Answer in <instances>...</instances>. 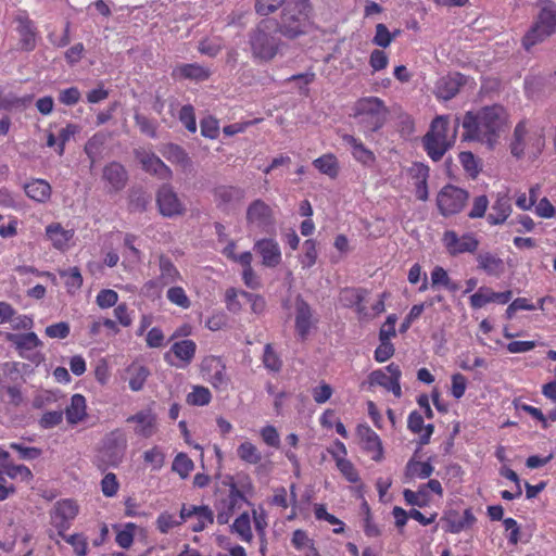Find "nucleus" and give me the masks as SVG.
I'll return each instance as SVG.
<instances>
[{"instance_id": "1", "label": "nucleus", "mask_w": 556, "mask_h": 556, "mask_svg": "<svg viewBox=\"0 0 556 556\" xmlns=\"http://www.w3.org/2000/svg\"><path fill=\"white\" fill-rule=\"evenodd\" d=\"M505 125V112L500 105L485 106L477 112L468 111L462 121L463 140L477 141L493 149Z\"/></svg>"}, {"instance_id": "2", "label": "nucleus", "mask_w": 556, "mask_h": 556, "mask_svg": "<svg viewBox=\"0 0 556 556\" xmlns=\"http://www.w3.org/2000/svg\"><path fill=\"white\" fill-rule=\"evenodd\" d=\"M352 110L353 117L367 138L383 127L389 114L384 101L374 96L358 99Z\"/></svg>"}, {"instance_id": "3", "label": "nucleus", "mask_w": 556, "mask_h": 556, "mask_svg": "<svg viewBox=\"0 0 556 556\" xmlns=\"http://www.w3.org/2000/svg\"><path fill=\"white\" fill-rule=\"evenodd\" d=\"M536 8L539 11L533 23L522 38V47L527 51L556 34V3L553 0H538Z\"/></svg>"}, {"instance_id": "4", "label": "nucleus", "mask_w": 556, "mask_h": 556, "mask_svg": "<svg viewBox=\"0 0 556 556\" xmlns=\"http://www.w3.org/2000/svg\"><path fill=\"white\" fill-rule=\"evenodd\" d=\"M459 125V118L456 117L453 132L448 136V116L440 115L431 122L429 131L422 138V144L432 161H440L446 151L452 148L455 142Z\"/></svg>"}, {"instance_id": "5", "label": "nucleus", "mask_w": 556, "mask_h": 556, "mask_svg": "<svg viewBox=\"0 0 556 556\" xmlns=\"http://www.w3.org/2000/svg\"><path fill=\"white\" fill-rule=\"evenodd\" d=\"M270 21L264 20L249 33V47L252 58L257 62H269L280 51L283 42L271 31Z\"/></svg>"}, {"instance_id": "6", "label": "nucleus", "mask_w": 556, "mask_h": 556, "mask_svg": "<svg viewBox=\"0 0 556 556\" xmlns=\"http://www.w3.org/2000/svg\"><path fill=\"white\" fill-rule=\"evenodd\" d=\"M309 14L308 0H291L283 8L278 30L287 38L293 39L305 33Z\"/></svg>"}, {"instance_id": "7", "label": "nucleus", "mask_w": 556, "mask_h": 556, "mask_svg": "<svg viewBox=\"0 0 556 556\" xmlns=\"http://www.w3.org/2000/svg\"><path fill=\"white\" fill-rule=\"evenodd\" d=\"M127 446V437L122 429L109 432L102 440L100 451L102 462L108 466L117 467L125 457Z\"/></svg>"}, {"instance_id": "8", "label": "nucleus", "mask_w": 556, "mask_h": 556, "mask_svg": "<svg viewBox=\"0 0 556 556\" xmlns=\"http://www.w3.org/2000/svg\"><path fill=\"white\" fill-rule=\"evenodd\" d=\"M469 193L456 186H444L437 195V205L443 216L458 214L465 207Z\"/></svg>"}, {"instance_id": "9", "label": "nucleus", "mask_w": 556, "mask_h": 556, "mask_svg": "<svg viewBox=\"0 0 556 556\" xmlns=\"http://www.w3.org/2000/svg\"><path fill=\"white\" fill-rule=\"evenodd\" d=\"M156 205L162 216L173 218L182 216L187 207L170 185H162L156 192Z\"/></svg>"}, {"instance_id": "10", "label": "nucleus", "mask_w": 556, "mask_h": 556, "mask_svg": "<svg viewBox=\"0 0 556 556\" xmlns=\"http://www.w3.org/2000/svg\"><path fill=\"white\" fill-rule=\"evenodd\" d=\"M247 222L249 226L255 227L262 232H270L275 225L273 210L263 200H254L248 206Z\"/></svg>"}, {"instance_id": "11", "label": "nucleus", "mask_w": 556, "mask_h": 556, "mask_svg": "<svg viewBox=\"0 0 556 556\" xmlns=\"http://www.w3.org/2000/svg\"><path fill=\"white\" fill-rule=\"evenodd\" d=\"M201 371L215 389H225L228 386L226 366L219 357L213 355L204 357L201 363Z\"/></svg>"}, {"instance_id": "12", "label": "nucleus", "mask_w": 556, "mask_h": 556, "mask_svg": "<svg viewBox=\"0 0 556 556\" xmlns=\"http://www.w3.org/2000/svg\"><path fill=\"white\" fill-rule=\"evenodd\" d=\"M295 331L298 337L304 341L307 339L311 329L315 327L317 319L311 305L301 296L295 299Z\"/></svg>"}, {"instance_id": "13", "label": "nucleus", "mask_w": 556, "mask_h": 556, "mask_svg": "<svg viewBox=\"0 0 556 556\" xmlns=\"http://www.w3.org/2000/svg\"><path fill=\"white\" fill-rule=\"evenodd\" d=\"M442 241L451 255L473 253L479 247V241L472 233L459 237L454 230L445 231Z\"/></svg>"}, {"instance_id": "14", "label": "nucleus", "mask_w": 556, "mask_h": 556, "mask_svg": "<svg viewBox=\"0 0 556 556\" xmlns=\"http://www.w3.org/2000/svg\"><path fill=\"white\" fill-rule=\"evenodd\" d=\"M126 422L134 424V433L142 439L153 437L159 430L157 417L150 408L127 417Z\"/></svg>"}, {"instance_id": "15", "label": "nucleus", "mask_w": 556, "mask_h": 556, "mask_svg": "<svg viewBox=\"0 0 556 556\" xmlns=\"http://www.w3.org/2000/svg\"><path fill=\"white\" fill-rule=\"evenodd\" d=\"M181 520H193L191 530L193 532H201L214 522V513L206 505H186L181 507Z\"/></svg>"}, {"instance_id": "16", "label": "nucleus", "mask_w": 556, "mask_h": 556, "mask_svg": "<svg viewBox=\"0 0 556 556\" xmlns=\"http://www.w3.org/2000/svg\"><path fill=\"white\" fill-rule=\"evenodd\" d=\"M77 514L78 506L72 500H64L54 505L51 511V522L58 529V535H63Z\"/></svg>"}, {"instance_id": "17", "label": "nucleus", "mask_w": 556, "mask_h": 556, "mask_svg": "<svg viewBox=\"0 0 556 556\" xmlns=\"http://www.w3.org/2000/svg\"><path fill=\"white\" fill-rule=\"evenodd\" d=\"M135 155L144 172L163 180L172 178L173 173L170 168L156 154L144 150H136Z\"/></svg>"}, {"instance_id": "18", "label": "nucleus", "mask_w": 556, "mask_h": 556, "mask_svg": "<svg viewBox=\"0 0 556 556\" xmlns=\"http://www.w3.org/2000/svg\"><path fill=\"white\" fill-rule=\"evenodd\" d=\"M244 500L245 498L242 490L238 489V486L231 485V490L229 491L228 495L215 506L217 511V523L227 525L236 508Z\"/></svg>"}, {"instance_id": "19", "label": "nucleus", "mask_w": 556, "mask_h": 556, "mask_svg": "<svg viewBox=\"0 0 556 556\" xmlns=\"http://www.w3.org/2000/svg\"><path fill=\"white\" fill-rule=\"evenodd\" d=\"M356 432L362 448L370 455L371 459L380 460L383 456V448L379 435L368 425H358Z\"/></svg>"}, {"instance_id": "20", "label": "nucleus", "mask_w": 556, "mask_h": 556, "mask_svg": "<svg viewBox=\"0 0 556 556\" xmlns=\"http://www.w3.org/2000/svg\"><path fill=\"white\" fill-rule=\"evenodd\" d=\"M465 81V76L459 73L443 76L435 84L434 94L438 99L451 100L459 92Z\"/></svg>"}, {"instance_id": "21", "label": "nucleus", "mask_w": 556, "mask_h": 556, "mask_svg": "<svg viewBox=\"0 0 556 556\" xmlns=\"http://www.w3.org/2000/svg\"><path fill=\"white\" fill-rule=\"evenodd\" d=\"M511 298L513 292L510 290L505 292H494L490 288L481 287L470 296V305L472 308L477 309L492 302L506 304L511 300Z\"/></svg>"}, {"instance_id": "22", "label": "nucleus", "mask_w": 556, "mask_h": 556, "mask_svg": "<svg viewBox=\"0 0 556 556\" xmlns=\"http://www.w3.org/2000/svg\"><path fill=\"white\" fill-rule=\"evenodd\" d=\"M254 250L262 256V264L266 267H276L281 262V251L274 239L257 240Z\"/></svg>"}, {"instance_id": "23", "label": "nucleus", "mask_w": 556, "mask_h": 556, "mask_svg": "<svg viewBox=\"0 0 556 556\" xmlns=\"http://www.w3.org/2000/svg\"><path fill=\"white\" fill-rule=\"evenodd\" d=\"M103 180L108 184L110 191L122 190L128 180L125 167L118 162H111L103 168Z\"/></svg>"}, {"instance_id": "24", "label": "nucleus", "mask_w": 556, "mask_h": 556, "mask_svg": "<svg viewBox=\"0 0 556 556\" xmlns=\"http://www.w3.org/2000/svg\"><path fill=\"white\" fill-rule=\"evenodd\" d=\"M16 31L20 35V47L23 50L30 51L34 48L35 33L33 30V22L26 12L21 11L14 18Z\"/></svg>"}, {"instance_id": "25", "label": "nucleus", "mask_w": 556, "mask_h": 556, "mask_svg": "<svg viewBox=\"0 0 556 556\" xmlns=\"http://www.w3.org/2000/svg\"><path fill=\"white\" fill-rule=\"evenodd\" d=\"M170 352L178 359V363H172V365L177 368H186L192 363L195 356L197 344L190 339L180 340L170 346Z\"/></svg>"}, {"instance_id": "26", "label": "nucleus", "mask_w": 556, "mask_h": 556, "mask_svg": "<svg viewBox=\"0 0 556 556\" xmlns=\"http://www.w3.org/2000/svg\"><path fill=\"white\" fill-rule=\"evenodd\" d=\"M73 237L74 230L64 229L60 223H52L46 228V238L60 251L68 249Z\"/></svg>"}, {"instance_id": "27", "label": "nucleus", "mask_w": 556, "mask_h": 556, "mask_svg": "<svg viewBox=\"0 0 556 556\" xmlns=\"http://www.w3.org/2000/svg\"><path fill=\"white\" fill-rule=\"evenodd\" d=\"M478 268L489 276L500 277L505 269L504 261L491 252H480L476 256Z\"/></svg>"}, {"instance_id": "28", "label": "nucleus", "mask_w": 556, "mask_h": 556, "mask_svg": "<svg viewBox=\"0 0 556 556\" xmlns=\"http://www.w3.org/2000/svg\"><path fill=\"white\" fill-rule=\"evenodd\" d=\"M476 517L470 508L465 509L463 515L457 511H450L445 517L446 531L451 533H459L463 530L469 529L476 522Z\"/></svg>"}, {"instance_id": "29", "label": "nucleus", "mask_w": 556, "mask_h": 556, "mask_svg": "<svg viewBox=\"0 0 556 556\" xmlns=\"http://www.w3.org/2000/svg\"><path fill=\"white\" fill-rule=\"evenodd\" d=\"M342 140L351 148L352 155L357 162L364 165L374 164L376 160L374 152L367 149L359 139L345 134L342 136Z\"/></svg>"}, {"instance_id": "30", "label": "nucleus", "mask_w": 556, "mask_h": 556, "mask_svg": "<svg viewBox=\"0 0 556 556\" xmlns=\"http://www.w3.org/2000/svg\"><path fill=\"white\" fill-rule=\"evenodd\" d=\"M511 213L510 199L507 194H497V198L492 205V212L488 215L490 225H501L509 217Z\"/></svg>"}, {"instance_id": "31", "label": "nucleus", "mask_w": 556, "mask_h": 556, "mask_svg": "<svg viewBox=\"0 0 556 556\" xmlns=\"http://www.w3.org/2000/svg\"><path fill=\"white\" fill-rule=\"evenodd\" d=\"M367 293V290L362 288H344L340 291L339 302L344 307H355L357 313L364 314L365 307L362 305V302Z\"/></svg>"}, {"instance_id": "32", "label": "nucleus", "mask_w": 556, "mask_h": 556, "mask_svg": "<svg viewBox=\"0 0 556 556\" xmlns=\"http://www.w3.org/2000/svg\"><path fill=\"white\" fill-rule=\"evenodd\" d=\"M213 193L214 200L219 207L240 202L244 197V191L242 189L232 186L216 187Z\"/></svg>"}, {"instance_id": "33", "label": "nucleus", "mask_w": 556, "mask_h": 556, "mask_svg": "<svg viewBox=\"0 0 556 556\" xmlns=\"http://www.w3.org/2000/svg\"><path fill=\"white\" fill-rule=\"evenodd\" d=\"M86 399L81 394H74L71 399V404L66 407V420L71 425H76L83 421L87 416Z\"/></svg>"}, {"instance_id": "34", "label": "nucleus", "mask_w": 556, "mask_h": 556, "mask_svg": "<svg viewBox=\"0 0 556 556\" xmlns=\"http://www.w3.org/2000/svg\"><path fill=\"white\" fill-rule=\"evenodd\" d=\"M159 264L161 274L157 278V283H160L162 287L181 280L180 273L168 257L161 256Z\"/></svg>"}, {"instance_id": "35", "label": "nucleus", "mask_w": 556, "mask_h": 556, "mask_svg": "<svg viewBox=\"0 0 556 556\" xmlns=\"http://www.w3.org/2000/svg\"><path fill=\"white\" fill-rule=\"evenodd\" d=\"M175 76H179L181 78L203 81L210 77V71L197 63L193 64H182L177 66L173 73Z\"/></svg>"}, {"instance_id": "36", "label": "nucleus", "mask_w": 556, "mask_h": 556, "mask_svg": "<svg viewBox=\"0 0 556 556\" xmlns=\"http://www.w3.org/2000/svg\"><path fill=\"white\" fill-rule=\"evenodd\" d=\"M433 470L434 468L429 462H418L412 458L405 466V478L407 480L415 478L427 479L432 475Z\"/></svg>"}, {"instance_id": "37", "label": "nucleus", "mask_w": 556, "mask_h": 556, "mask_svg": "<svg viewBox=\"0 0 556 556\" xmlns=\"http://www.w3.org/2000/svg\"><path fill=\"white\" fill-rule=\"evenodd\" d=\"M5 340L11 342L22 356L35 348V332L5 333Z\"/></svg>"}, {"instance_id": "38", "label": "nucleus", "mask_w": 556, "mask_h": 556, "mask_svg": "<svg viewBox=\"0 0 556 556\" xmlns=\"http://www.w3.org/2000/svg\"><path fill=\"white\" fill-rule=\"evenodd\" d=\"M527 134L528 129L526 122H519L514 129L513 140L510 142V152L517 159H521L525 154V138Z\"/></svg>"}, {"instance_id": "39", "label": "nucleus", "mask_w": 556, "mask_h": 556, "mask_svg": "<svg viewBox=\"0 0 556 556\" xmlns=\"http://www.w3.org/2000/svg\"><path fill=\"white\" fill-rule=\"evenodd\" d=\"M127 371L130 375L129 388L135 392L140 391L150 375L149 369L146 366L132 364L128 367Z\"/></svg>"}, {"instance_id": "40", "label": "nucleus", "mask_w": 556, "mask_h": 556, "mask_svg": "<svg viewBox=\"0 0 556 556\" xmlns=\"http://www.w3.org/2000/svg\"><path fill=\"white\" fill-rule=\"evenodd\" d=\"M237 455L242 462L250 465H256L262 460L261 452L250 441H245L238 446Z\"/></svg>"}, {"instance_id": "41", "label": "nucleus", "mask_w": 556, "mask_h": 556, "mask_svg": "<svg viewBox=\"0 0 556 556\" xmlns=\"http://www.w3.org/2000/svg\"><path fill=\"white\" fill-rule=\"evenodd\" d=\"M231 531L237 533L244 542H251L253 533L251 530V520L248 513H242L231 526Z\"/></svg>"}, {"instance_id": "42", "label": "nucleus", "mask_w": 556, "mask_h": 556, "mask_svg": "<svg viewBox=\"0 0 556 556\" xmlns=\"http://www.w3.org/2000/svg\"><path fill=\"white\" fill-rule=\"evenodd\" d=\"M313 165L323 174L334 178L338 175L339 166L333 154H324L313 162Z\"/></svg>"}, {"instance_id": "43", "label": "nucleus", "mask_w": 556, "mask_h": 556, "mask_svg": "<svg viewBox=\"0 0 556 556\" xmlns=\"http://www.w3.org/2000/svg\"><path fill=\"white\" fill-rule=\"evenodd\" d=\"M185 520H181V511L179 513V518L175 517L173 514L168 511L161 513L156 518V529L162 533H168L173 528L182 525Z\"/></svg>"}, {"instance_id": "44", "label": "nucleus", "mask_w": 556, "mask_h": 556, "mask_svg": "<svg viewBox=\"0 0 556 556\" xmlns=\"http://www.w3.org/2000/svg\"><path fill=\"white\" fill-rule=\"evenodd\" d=\"M194 464L190 457L185 453H179L173 462L172 469L177 472L182 479L187 478L193 470Z\"/></svg>"}, {"instance_id": "45", "label": "nucleus", "mask_w": 556, "mask_h": 556, "mask_svg": "<svg viewBox=\"0 0 556 556\" xmlns=\"http://www.w3.org/2000/svg\"><path fill=\"white\" fill-rule=\"evenodd\" d=\"M134 119L142 134L153 139L157 137V123L154 119H151L148 116L140 114L138 112L135 113Z\"/></svg>"}, {"instance_id": "46", "label": "nucleus", "mask_w": 556, "mask_h": 556, "mask_svg": "<svg viewBox=\"0 0 556 556\" xmlns=\"http://www.w3.org/2000/svg\"><path fill=\"white\" fill-rule=\"evenodd\" d=\"M225 303H226V308L230 313L238 314L239 312H241V309L243 307V303H245V302H244L243 298H241V291H239L235 288H229L225 292Z\"/></svg>"}, {"instance_id": "47", "label": "nucleus", "mask_w": 556, "mask_h": 556, "mask_svg": "<svg viewBox=\"0 0 556 556\" xmlns=\"http://www.w3.org/2000/svg\"><path fill=\"white\" fill-rule=\"evenodd\" d=\"M62 278H64L65 286L70 292L78 290L83 285V276L78 267H71L67 270L60 271Z\"/></svg>"}, {"instance_id": "48", "label": "nucleus", "mask_w": 556, "mask_h": 556, "mask_svg": "<svg viewBox=\"0 0 556 556\" xmlns=\"http://www.w3.org/2000/svg\"><path fill=\"white\" fill-rule=\"evenodd\" d=\"M212 394L205 387L195 386L187 396V402L191 405L204 406L211 402Z\"/></svg>"}, {"instance_id": "49", "label": "nucleus", "mask_w": 556, "mask_h": 556, "mask_svg": "<svg viewBox=\"0 0 556 556\" xmlns=\"http://www.w3.org/2000/svg\"><path fill=\"white\" fill-rule=\"evenodd\" d=\"M166 296L168 301L181 308H189L191 301L181 287H170L167 290Z\"/></svg>"}, {"instance_id": "50", "label": "nucleus", "mask_w": 556, "mask_h": 556, "mask_svg": "<svg viewBox=\"0 0 556 556\" xmlns=\"http://www.w3.org/2000/svg\"><path fill=\"white\" fill-rule=\"evenodd\" d=\"M399 33L400 30H396L394 34H391L384 24L379 23L376 25V34L372 42L378 47L387 48Z\"/></svg>"}, {"instance_id": "51", "label": "nucleus", "mask_w": 556, "mask_h": 556, "mask_svg": "<svg viewBox=\"0 0 556 556\" xmlns=\"http://www.w3.org/2000/svg\"><path fill=\"white\" fill-rule=\"evenodd\" d=\"M303 255L301 257V264L303 268L312 267L317 260L316 242L312 239L305 240L303 243Z\"/></svg>"}, {"instance_id": "52", "label": "nucleus", "mask_w": 556, "mask_h": 556, "mask_svg": "<svg viewBox=\"0 0 556 556\" xmlns=\"http://www.w3.org/2000/svg\"><path fill=\"white\" fill-rule=\"evenodd\" d=\"M264 366L271 371H279L282 367V362L278 354L274 351L271 344H266L263 355Z\"/></svg>"}, {"instance_id": "53", "label": "nucleus", "mask_w": 556, "mask_h": 556, "mask_svg": "<svg viewBox=\"0 0 556 556\" xmlns=\"http://www.w3.org/2000/svg\"><path fill=\"white\" fill-rule=\"evenodd\" d=\"M79 127L74 124H67L65 127L60 129L58 134V148L55 149L59 155H63L65 144L71 140V138L78 132Z\"/></svg>"}, {"instance_id": "54", "label": "nucleus", "mask_w": 556, "mask_h": 556, "mask_svg": "<svg viewBox=\"0 0 556 556\" xmlns=\"http://www.w3.org/2000/svg\"><path fill=\"white\" fill-rule=\"evenodd\" d=\"M314 513H315V517L318 519V520H326L328 521L330 525H333V526H340L339 528H336L333 531L334 533H341L343 532V522L341 520H339L336 516L329 514L325 507V505L323 504H318V505H315V509H314Z\"/></svg>"}, {"instance_id": "55", "label": "nucleus", "mask_w": 556, "mask_h": 556, "mask_svg": "<svg viewBox=\"0 0 556 556\" xmlns=\"http://www.w3.org/2000/svg\"><path fill=\"white\" fill-rule=\"evenodd\" d=\"M165 455L157 447L154 446L143 453V460L152 466V469L159 470L164 465Z\"/></svg>"}, {"instance_id": "56", "label": "nucleus", "mask_w": 556, "mask_h": 556, "mask_svg": "<svg viewBox=\"0 0 556 556\" xmlns=\"http://www.w3.org/2000/svg\"><path fill=\"white\" fill-rule=\"evenodd\" d=\"M337 467L349 482L356 483L359 480L354 465L346 458H337Z\"/></svg>"}, {"instance_id": "57", "label": "nucleus", "mask_w": 556, "mask_h": 556, "mask_svg": "<svg viewBox=\"0 0 556 556\" xmlns=\"http://www.w3.org/2000/svg\"><path fill=\"white\" fill-rule=\"evenodd\" d=\"M179 121L184 124V126L190 131H197V122L193 106L190 104L184 105L179 112Z\"/></svg>"}, {"instance_id": "58", "label": "nucleus", "mask_w": 556, "mask_h": 556, "mask_svg": "<svg viewBox=\"0 0 556 556\" xmlns=\"http://www.w3.org/2000/svg\"><path fill=\"white\" fill-rule=\"evenodd\" d=\"M379 340H380V344L375 350V359L378 363H384L393 356L395 350H394L393 344L390 342V339H379Z\"/></svg>"}, {"instance_id": "59", "label": "nucleus", "mask_w": 556, "mask_h": 556, "mask_svg": "<svg viewBox=\"0 0 556 556\" xmlns=\"http://www.w3.org/2000/svg\"><path fill=\"white\" fill-rule=\"evenodd\" d=\"M201 134L203 137L215 139L219 132L218 121L212 116L201 119Z\"/></svg>"}, {"instance_id": "60", "label": "nucleus", "mask_w": 556, "mask_h": 556, "mask_svg": "<svg viewBox=\"0 0 556 556\" xmlns=\"http://www.w3.org/2000/svg\"><path fill=\"white\" fill-rule=\"evenodd\" d=\"M119 488V483L115 473L109 472L101 480V491L104 496L112 497L114 496Z\"/></svg>"}, {"instance_id": "61", "label": "nucleus", "mask_w": 556, "mask_h": 556, "mask_svg": "<svg viewBox=\"0 0 556 556\" xmlns=\"http://www.w3.org/2000/svg\"><path fill=\"white\" fill-rule=\"evenodd\" d=\"M286 0H256L255 10L260 15L267 16L278 10Z\"/></svg>"}, {"instance_id": "62", "label": "nucleus", "mask_w": 556, "mask_h": 556, "mask_svg": "<svg viewBox=\"0 0 556 556\" xmlns=\"http://www.w3.org/2000/svg\"><path fill=\"white\" fill-rule=\"evenodd\" d=\"M459 162L464 169L472 177H476L479 173L478 162L475 155L469 151L459 153Z\"/></svg>"}, {"instance_id": "63", "label": "nucleus", "mask_w": 556, "mask_h": 556, "mask_svg": "<svg viewBox=\"0 0 556 556\" xmlns=\"http://www.w3.org/2000/svg\"><path fill=\"white\" fill-rule=\"evenodd\" d=\"M67 543H70L77 556H85L87 554V540L83 534L61 535Z\"/></svg>"}, {"instance_id": "64", "label": "nucleus", "mask_w": 556, "mask_h": 556, "mask_svg": "<svg viewBox=\"0 0 556 556\" xmlns=\"http://www.w3.org/2000/svg\"><path fill=\"white\" fill-rule=\"evenodd\" d=\"M118 294L111 289L101 290L97 295V304L101 308H109L114 306L117 303Z\"/></svg>"}]
</instances>
